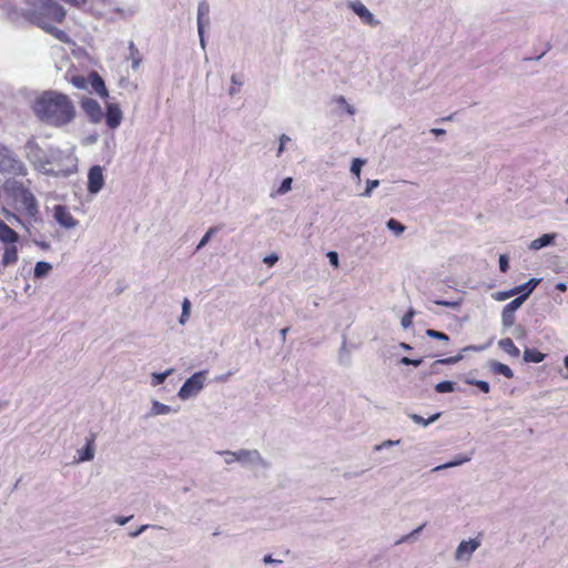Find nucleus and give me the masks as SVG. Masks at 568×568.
<instances>
[{"instance_id":"13d9d810","label":"nucleus","mask_w":568,"mask_h":568,"mask_svg":"<svg viewBox=\"0 0 568 568\" xmlns=\"http://www.w3.org/2000/svg\"><path fill=\"white\" fill-rule=\"evenodd\" d=\"M432 133L436 134V135H439V134H444L445 133V130L443 129H433L432 130Z\"/></svg>"},{"instance_id":"f257e3e1","label":"nucleus","mask_w":568,"mask_h":568,"mask_svg":"<svg viewBox=\"0 0 568 568\" xmlns=\"http://www.w3.org/2000/svg\"><path fill=\"white\" fill-rule=\"evenodd\" d=\"M32 109L38 119L52 126L67 125L77 114L72 100L57 91H44L34 100Z\"/></svg>"},{"instance_id":"2f4dec72","label":"nucleus","mask_w":568,"mask_h":568,"mask_svg":"<svg viewBox=\"0 0 568 568\" xmlns=\"http://www.w3.org/2000/svg\"><path fill=\"white\" fill-rule=\"evenodd\" d=\"M190 307H191L190 301L187 298H184L183 304H182V314H181V317H180V323L181 324H184L189 320Z\"/></svg>"},{"instance_id":"f704fd0d","label":"nucleus","mask_w":568,"mask_h":568,"mask_svg":"<svg viewBox=\"0 0 568 568\" xmlns=\"http://www.w3.org/2000/svg\"><path fill=\"white\" fill-rule=\"evenodd\" d=\"M462 359H463V354H458V355H455V356H450V357L438 359V361H436V364L452 365V364L458 363Z\"/></svg>"},{"instance_id":"f3484780","label":"nucleus","mask_w":568,"mask_h":568,"mask_svg":"<svg viewBox=\"0 0 568 568\" xmlns=\"http://www.w3.org/2000/svg\"><path fill=\"white\" fill-rule=\"evenodd\" d=\"M89 85L100 97H102V98L108 97V90L105 88L104 81L97 72H91L89 74Z\"/></svg>"},{"instance_id":"c756f323","label":"nucleus","mask_w":568,"mask_h":568,"mask_svg":"<svg viewBox=\"0 0 568 568\" xmlns=\"http://www.w3.org/2000/svg\"><path fill=\"white\" fill-rule=\"evenodd\" d=\"M455 389V384L449 381H444L435 385V390L437 393H450Z\"/></svg>"},{"instance_id":"412c9836","label":"nucleus","mask_w":568,"mask_h":568,"mask_svg":"<svg viewBox=\"0 0 568 568\" xmlns=\"http://www.w3.org/2000/svg\"><path fill=\"white\" fill-rule=\"evenodd\" d=\"M490 367H491L493 373H495V374L503 375L506 378H513L514 377V372L506 364H503V363H499V362H493Z\"/></svg>"},{"instance_id":"09e8293b","label":"nucleus","mask_w":568,"mask_h":568,"mask_svg":"<svg viewBox=\"0 0 568 568\" xmlns=\"http://www.w3.org/2000/svg\"><path fill=\"white\" fill-rule=\"evenodd\" d=\"M484 347L483 346H474V345H469V346H466L462 349V352H468V351H476V352H479V351H483Z\"/></svg>"},{"instance_id":"ddd939ff","label":"nucleus","mask_w":568,"mask_h":568,"mask_svg":"<svg viewBox=\"0 0 568 568\" xmlns=\"http://www.w3.org/2000/svg\"><path fill=\"white\" fill-rule=\"evenodd\" d=\"M349 8L362 19L365 24L376 26L377 21L371 11L359 1L349 2Z\"/></svg>"},{"instance_id":"2eb2a0df","label":"nucleus","mask_w":568,"mask_h":568,"mask_svg":"<svg viewBox=\"0 0 568 568\" xmlns=\"http://www.w3.org/2000/svg\"><path fill=\"white\" fill-rule=\"evenodd\" d=\"M0 241L4 245L17 244L19 234L0 219Z\"/></svg>"},{"instance_id":"c85d7f7f","label":"nucleus","mask_w":568,"mask_h":568,"mask_svg":"<svg viewBox=\"0 0 568 568\" xmlns=\"http://www.w3.org/2000/svg\"><path fill=\"white\" fill-rule=\"evenodd\" d=\"M70 81L78 89H88L89 87V77L73 75Z\"/></svg>"},{"instance_id":"f8f14e48","label":"nucleus","mask_w":568,"mask_h":568,"mask_svg":"<svg viewBox=\"0 0 568 568\" xmlns=\"http://www.w3.org/2000/svg\"><path fill=\"white\" fill-rule=\"evenodd\" d=\"M123 119V113L118 104L109 103L106 105L105 123L110 129L118 128Z\"/></svg>"},{"instance_id":"e2e57ef3","label":"nucleus","mask_w":568,"mask_h":568,"mask_svg":"<svg viewBox=\"0 0 568 568\" xmlns=\"http://www.w3.org/2000/svg\"><path fill=\"white\" fill-rule=\"evenodd\" d=\"M400 347H402V348H404V349H410V348H412V347H410L408 344H406V343H402V344H400Z\"/></svg>"},{"instance_id":"3c124183","label":"nucleus","mask_w":568,"mask_h":568,"mask_svg":"<svg viewBox=\"0 0 568 568\" xmlns=\"http://www.w3.org/2000/svg\"><path fill=\"white\" fill-rule=\"evenodd\" d=\"M130 519H131V516H130V517H118V518L115 519V521H116L119 525L123 526V525H125Z\"/></svg>"},{"instance_id":"473e14b6","label":"nucleus","mask_w":568,"mask_h":568,"mask_svg":"<svg viewBox=\"0 0 568 568\" xmlns=\"http://www.w3.org/2000/svg\"><path fill=\"white\" fill-rule=\"evenodd\" d=\"M415 315L414 310H408L402 317L400 324L404 328H408L413 324V317Z\"/></svg>"},{"instance_id":"b1692460","label":"nucleus","mask_w":568,"mask_h":568,"mask_svg":"<svg viewBox=\"0 0 568 568\" xmlns=\"http://www.w3.org/2000/svg\"><path fill=\"white\" fill-rule=\"evenodd\" d=\"M554 239H555V234H544L540 237L534 240L530 244V247L532 250H539V248L552 243Z\"/></svg>"},{"instance_id":"9b49d317","label":"nucleus","mask_w":568,"mask_h":568,"mask_svg":"<svg viewBox=\"0 0 568 568\" xmlns=\"http://www.w3.org/2000/svg\"><path fill=\"white\" fill-rule=\"evenodd\" d=\"M81 108L93 122H99L102 119V109L98 101L91 98H85L81 101Z\"/></svg>"},{"instance_id":"6e6d98bb","label":"nucleus","mask_w":568,"mask_h":568,"mask_svg":"<svg viewBox=\"0 0 568 568\" xmlns=\"http://www.w3.org/2000/svg\"><path fill=\"white\" fill-rule=\"evenodd\" d=\"M290 331L288 327H285V328H282L281 329V336H282V339L284 341L286 338V335H287V332Z\"/></svg>"},{"instance_id":"bf43d9fd","label":"nucleus","mask_w":568,"mask_h":568,"mask_svg":"<svg viewBox=\"0 0 568 568\" xmlns=\"http://www.w3.org/2000/svg\"><path fill=\"white\" fill-rule=\"evenodd\" d=\"M565 367L567 368V374L564 375L565 378H568V355L564 358Z\"/></svg>"},{"instance_id":"e433bc0d","label":"nucleus","mask_w":568,"mask_h":568,"mask_svg":"<svg viewBox=\"0 0 568 568\" xmlns=\"http://www.w3.org/2000/svg\"><path fill=\"white\" fill-rule=\"evenodd\" d=\"M467 383L478 387L483 393H489V384L485 381H468Z\"/></svg>"},{"instance_id":"7ed1b4c3","label":"nucleus","mask_w":568,"mask_h":568,"mask_svg":"<svg viewBox=\"0 0 568 568\" xmlns=\"http://www.w3.org/2000/svg\"><path fill=\"white\" fill-rule=\"evenodd\" d=\"M0 173L13 176H23L27 169L21 160H19L8 148L0 144Z\"/></svg>"},{"instance_id":"6ab92c4d","label":"nucleus","mask_w":568,"mask_h":568,"mask_svg":"<svg viewBox=\"0 0 568 568\" xmlns=\"http://www.w3.org/2000/svg\"><path fill=\"white\" fill-rule=\"evenodd\" d=\"M498 345L499 347L505 352L507 353L508 355L513 356V357H518L520 355V351L519 348L515 345V343L513 342L511 338L509 337H506V338H501L499 342H498Z\"/></svg>"},{"instance_id":"680f3d73","label":"nucleus","mask_w":568,"mask_h":568,"mask_svg":"<svg viewBox=\"0 0 568 568\" xmlns=\"http://www.w3.org/2000/svg\"><path fill=\"white\" fill-rule=\"evenodd\" d=\"M345 106H346V111H347L349 114H354V108H353L352 105H349V104H347V103H346V104H345Z\"/></svg>"},{"instance_id":"c9c22d12","label":"nucleus","mask_w":568,"mask_h":568,"mask_svg":"<svg viewBox=\"0 0 568 568\" xmlns=\"http://www.w3.org/2000/svg\"><path fill=\"white\" fill-rule=\"evenodd\" d=\"M426 334H427V336H429L432 338H436V339H440V341L447 342L449 339L447 334L439 332V331H435V329H427Z\"/></svg>"},{"instance_id":"20e7f679","label":"nucleus","mask_w":568,"mask_h":568,"mask_svg":"<svg viewBox=\"0 0 568 568\" xmlns=\"http://www.w3.org/2000/svg\"><path fill=\"white\" fill-rule=\"evenodd\" d=\"M27 158L38 168L45 169L51 163V156L39 146L34 139H31L26 144Z\"/></svg>"},{"instance_id":"37998d69","label":"nucleus","mask_w":568,"mask_h":568,"mask_svg":"<svg viewBox=\"0 0 568 568\" xmlns=\"http://www.w3.org/2000/svg\"><path fill=\"white\" fill-rule=\"evenodd\" d=\"M63 1L70 6L75 7V8H83L88 3V0H63Z\"/></svg>"},{"instance_id":"7c9ffc66","label":"nucleus","mask_w":568,"mask_h":568,"mask_svg":"<svg viewBox=\"0 0 568 568\" xmlns=\"http://www.w3.org/2000/svg\"><path fill=\"white\" fill-rule=\"evenodd\" d=\"M387 227L395 232L397 235L403 233L405 231V226L398 222L397 220L395 219H390L388 222H387Z\"/></svg>"},{"instance_id":"f03ea898","label":"nucleus","mask_w":568,"mask_h":568,"mask_svg":"<svg viewBox=\"0 0 568 568\" xmlns=\"http://www.w3.org/2000/svg\"><path fill=\"white\" fill-rule=\"evenodd\" d=\"M26 3L28 8L22 12L23 18L42 30L65 19L64 8L54 0H26Z\"/></svg>"},{"instance_id":"4c0bfd02","label":"nucleus","mask_w":568,"mask_h":568,"mask_svg":"<svg viewBox=\"0 0 568 568\" xmlns=\"http://www.w3.org/2000/svg\"><path fill=\"white\" fill-rule=\"evenodd\" d=\"M366 184H367L366 190L364 191L363 195L369 196L372 191L379 185V181L378 180H368Z\"/></svg>"},{"instance_id":"79ce46f5","label":"nucleus","mask_w":568,"mask_h":568,"mask_svg":"<svg viewBox=\"0 0 568 568\" xmlns=\"http://www.w3.org/2000/svg\"><path fill=\"white\" fill-rule=\"evenodd\" d=\"M154 410H155V414H166L170 412V407L164 404L155 403Z\"/></svg>"},{"instance_id":"69168bd1","label":"nucleus","mask_w":568,"mask_h":568,"mask_svg":"<svg viewBox=\"0 0 568 568\" xmlns=\"http://www.w3.org/2000/svg\"><path fill=\"white\" fill-rule=\"evenodd\" d=\"M282 140H284V136L282 138ZM283 143H284V141H282V142H281V145H280L278 152H282V151H283Z\"/></svg>"},{"instance_id":"8fccbe9b","label":"nucleus","mask_w":568,"mask_h":568,"mask_svg":"<svg viewBox=\"0 0 568 568\" xmlns=\"http://www.w3.org/2000/svg\"><path fill=\"white\" fill-rule=\"evenodd\" d=\"M148 528V525L141 526L138 530L130 534L131 537H138L141 532H143Z\"/></svg>"},{"instance_id":"4d7b16f0","label":"nucleus","mask_w":568,"mask_h":568,"mask_svg":"<svg viewBox=\"0 0 568 568\" xmlns=\"http://www.w3.org/2000/svg\"><path fill=\"white\" fill-rule=\"evenodd\" d=\"M336 102H337V103H339V104H342V105H345V104L347 103V102H346V100H345V98H344V97H342V95H341V97H338V98H336Z\"/></svg>"},{"instance_id":"c03bdc74","label":"nucleus","mask_w":568,"mask_h":568,"mask_svg":"<svg viewBox=\"0 0 568 568\" xmlns=\"http://www.w3.org/2000/svg\"><path fill=\"white\" fill-rule=\"evenodd\" d=\"M327 257L329 260V263L334 266V267H338V255L336 252L334 251H329L327 253Z\"/></svg>"},{"instance_id":"5fc2aeb1","label":"nucleus","mask_w":568,"mask_h":568,"mask_svg":"<svg viewBox=\"0 0 568 568\" xmlns=\"http://www.w3.org/2000/svg\"><path fill=\"white\" fill-rule=\"evenodd\" d=\"M422 363H423V359H422V358H418V359H412L410 365H413V366H415V367H418Z\"/></svg>"},{"instance_id":"a211bd4d","label":"nucleus","mask_w":568,"mask_h":568,"mask_svg":"<svg viewBox=\"0 0 568 568\" xmlns=\"http://www.w3.org/2000/svg\"><path fill=\"white\" fill-rule=\"evenodd\" d=\"M538 281L535 278L529 280L527 283L520 286H516L515 288L510 290L507 295H516L519 293H523L520 296H525V300L530 295V293L534 291V288L537 286Z\"/></svg>"},{"instance_id":"ea45409f","label":"nucleus","mask_w":568,"mask_h":568,"mask_svg":"<svg viewBox=\"0 0 568 568\" xmlns=\"http://www.w3.org/2000/svg\"><path fill=\"white\" fill-rule=\"evenodd\" d=\"M499 268L503 273L507 272L509 268L508 257L504 254L499 256Z\"/></svg>"},{"instance_id":"39448f33","label":"nucleus","mask_w":568,"mask_h":568,"mask_svg":"<svg viewBox=\"0 0 568 568\" xmlns=\"http://www.w3.org/2000/svg\"><path fill=\"white\" fill-rule=\"evenodd\" d=\"M18 201L24 215L36 221L39 214V206L34 195L29 190L22 189Z\"/></svg>"},{"instance_id":"9d476101","label":"nucleus","mask_w":568,"mask_h":568,"mask_svg":"<svg viewBox=\"0 0 568 568\" xmlns=\"http://www.w3.org/2000/svg\"><path fill=\"white\" fill-rule=\"evenodd\" d=\"M19 260V250L17 244L4 245L0 261V273L3 268L14 265Z\"/></svg>"},{"instance_id":"0e129e2a","label":"nucleus","mask_w":568,"mask_h":568,"mask_svg":"<svg viewBox=\"0 0 568 568\" xmlns=\"http://www.w3.org/2000/svg\"><path fill=\"white\" fill-rule=\"evenodd\" d=\"M264 561L265 562H273L274 560L272 559L271 556H265Z\"/></svg>"},{"instance_id":"4468645a","label":"nucleus","mask_w":568,"mask_h":568,"mask_svg":"<svg viewBox=\"0 0 568 568\" xmlns=\"http://www.w3.org/2000/svg\"><path fill=\"white\" fill-rule=\"evenodd\" d=\"M479 541L476 539L464 540L462 541L456 550V558L462 560L464 558H469L470 555L479 547Z\"/></svg>"},{"instance_id":"dca6fc26","label":"nucleus","mask_w":568,"mask_h":568,"mask_svg":"<svg viewBox=\"0 0 568 568\" xmlns=\"http://www.w3.org/2000/svg\"><path fill=\"white\" fill-rule=\"evenodd\" d=\"M209 12L210 8L206 2H201L197 8V29L201 38V42L203 43V30L206 24H209Z\"/></svg>"},{"instance_id":"0eeeda50","label":"nucleus","mask_w":568,"mask_h":568,"mask_svg":"<svg viewBox=\"0 0 568 568\" xmlns=\"http://www.w3.org/2000/svg\"><path fill=\"white\" fill-rule=\"evenodd\" d=\"M103 169L100 165H93L88 172V192L90 194H97L103 189Z\"/></svg>"},{"instance_id":"4be33fe9","label":"nucleus","mask_w":568,"mask_h":568,"mask_svg":"<svg viewBox=\"0 0 568 568\" xmlns=\"http://www.w3.org/2000/svg\"><path fill=\"white\" fill-rule=\"evenodd\" d=\"M51 270H52V265L50 263L40 261V262H37L36 266H34L33 275L36 278H41V277L47 276Z\"/></svg>"},{"instance_id":"58836bf2","label":"nucleus","mask_w":568,"mask_h":568,"mask_svg":"<svg viewBox=\"0 0 568 568\" xmlns=\"http://www.w3.org/2000/svg\"><path fill=\"white\" fill-rule=\"evenodd\" d=\"M216 229L215 227H211L206 233L205 235L201 239L199 245H197V248H201L203 247L207 242L209 240L211 239V236L215 233Z\"/></svg>"},{"instance_id":"a19ab883","label":"nucleus","mask_w":568,"mask_h":568,"mask_svg":"<svg viewBox=\"0 0 568 568\" xmlns=\"http://www.w3.org/2000/svg\"><path fill=\"white\" fill-rule=\"evenodd\" d=\"M169 373H162V374H153V381H152V384L153 385H160L162 384L166 376H168Z\"/></svg>"},{"instance_id":"72a5a7b5","label":"nucleus","mask_w":568,"mask_h":568,"mask_svg":"<svg viewBox=\"0 0 568 568\" xmlns=\"http://www.w3.org/2000/svg\"><path fill=\"white\" fill-rule=\"evenodd\" d=\"M292 182H293L292 178H285L282 181V183H281L280 187L277 189L276 193L277 194H285V193H287L292 189Z\"/></svg>"},{"instance_id":"cd10ccee","label":"nucleus","mask_w":568,"mask_h":568,"mask_svg":"<svg viewBox=\"0 0 568 568\" xmlns=\"http://www.w3.org/2000/svg\"><path fill=\"white\" fill-rule=\"evenodd\" d=\"M365 160H362V159H354L352 161V165H351V172L355 175L356 180L359 182L361 181V170L363 168V165L365 164Z\"/></svg>"},{"instance_id":"603ef678","label":"nucleus","mask_w":568,"mask_h":568,"mask_svg":"<svg viewBox=\"0 0 568 568\" xmlns=\"http://www.w3.org/2000/svg\"><path fill=\"white\" fill-rule=\"evenodd\" d=\"M556 288H557L558 291H560V292H566L567 286H566V284H565V283H558V284L556 285Z\"/></svg>"},{"instance_id":"1a4fd4ad","label":"nucleus","mask_w":568,"mask_h":568,"mask_svg":"<svg viewBox=\"0 0 568 568\" xmlns=\"http://www.w3.org/2000/svg\"><path fill=\"white\" fill-rule=\"evenodd\" d=\"M525 296H518L504 306L501 321L505 326H511L515 323V313L524 303Z\"/></svg>"},{"instance_id":"864d4df0","label":"nucleus","mask_w":568,"mask_h":568,"mask_svg":"<svg viewBox=\"0 0 568 568\" xmlns=\"http://www.w3.org/2000/svg\"><path fill=\"white\" fill-rule=\"evenodd\" d=\"M400 363H402L403 365H410V363H412V358H409V357H402V358H400Z\"/></svg>"},{"instance_id":"6e6552de","label":"nucleus","mask_w":568,"mask_h":568,"mask_svg":"<svg viewBox=\"0 0 568 568\" xmlns=\"http://www.w3.org/2000/svg\"><path fill=\"white\" fill-rule=\"evenodd\" d=\"M55 221L64 229H73L78 225V220L73 217L65 205L58 204L53 209Z\"/></svg>"},{"instance_id":"de8ad7c7","label":"nucleus","mask_w":568,"mask_h":568,"mask_svg":"<svg viewBox=\"0 0 568 568\" xmlns=\"http://www.w3.org/2000/svg\"><path fill=\"white\" fill-rule=\"evenodd\" d=\"M111 12L121 18H124L128 14L126 10H124L123 8H120V7H114L111 10Z\"/></svg>"},{"instance_id":"423d86ee","label":"nucleus","mask_w":568,"mask_h":568,"mask_svg":"<svg viewBox=\"0 0 568 568\" xmlns=\"http://www.w3.org/2000/svg\"><path fill=\"white\" fill-rule=\"evenodd\" d=\"M204 384V373L199 372L193 374L190 378L185 381L182 387L179 390V396L183 399L189 398L195 394H197Z\"/></svg>"},{"instance_id":"aec40b11","label":"nucleus","mask_w":568,"mask_h":568,"mask_svg":"<svg viewBox=\"0 0 568 568\" xmlns=\"http://www.w3.org/2000/svg\"><path fill=\"white\" fill-rule=\"evenodd\" d=\"M545 357L546 355L536 348H526L524 352V359L529 363H540Z\"/></svg>"},{"instance_id":"a18cd8bd","label":"nucleus","mask_w":568,"mask_h":568,"mask_svg":"<svg viewBox=\"0 0 568 568\" xmlns=\"http://www.w3.org/2000/svg\"><path fill=\"white\" fill-rule=\"evenodd\" d=\"M438 416H439V414H435L434 416H432L426 422L420 416H417V415H414L413 418H414V420H416L418 423H423L424 425H428L429 423L435 422L438 418Z\"/></svg>"},{"instance_id":"bb28decb","label":"nucleus","mask_w":568,"mask_h":568,"mask_svg":"<svg viewBox=\"0 0 568 568\" xmlns=\"http://www.w3.org/2000/svg\"><path fill=\"white\" fill-rule=\"evenodd\" d=\"M468 460H470L469 456H458V457H456L452 462H448V463H446L444 465L436 466L433 470L437 471V470H442V469H445V468L459 466V465H462V464H464V463H466Z\"/></svg>"},{"instance_id":"a878e982","label":"nucleus","mask_w":568,"mask_h":568,"mask_svg":"<svg viewBox=\"0 0 568 568\" xmlns=\"http://www.w3.org/2000/svg\"><path fill=\"white\" fill-rule=\"evenodd\" d=\"M93 442H94V438L92 437L88 443H87V446L79 452L80 454V457H79V460L81 462H84V460H91L93 458Z\"/></svg>"},{"instance_id":"5701e85b","label":"nucleus","mask_w":568,"mask_h":568,"mask_svg":"<svg viewBox=\"0 0 568 568\" xmlns=\"http://www.w3.org/2000/svg\"><path fill=\"white\" fill-rule=\"evenodd\" d=\"M47 33L53 36L55 39H58L61 42L68 43L70 42V38L63 30H60L54 27V24H50L45 29H43Z\"/></svg>"},{"instance_id":"052dcab7","label":"nucleus","mask_w":568,"mask_h":568,"mask_svg":"<svg viewBox=\"0 0 568 568\" xmlns=\"http://www.w3.org/2000/svg\"><path fill=\"white\" fill-rule=\"evenodd\" d=\"M508 293H509V292L499 293V297H498V300H505V298L510 297L511 295H507Z\"/></svg>"},{"instance_id":"393cba45","label":"nucleus","mask_w":568,"mask_h":568,"mask_svg":"<svg viewBox=\"0 0 568 568\" xmlns=\"http://www.w3.org/2000/svg\"><path fill=\"white\" fill-rule=\"evenodd\" d=\"M129 50H130V59L132 60V68L138 69L140 63L142 62V55H141L139 49L135 47L133 41H130Z\"/></svg>"},{"instance_id":"49530a36","label":"nucleus","mask_w":568,"mask_h":568,"mask_svg":"<svg viewBox=\"0 0 568 568\" xmlns=\"http://www.w3.org/2000/svg\"><path fill=\"white\" fill-rule=\"evenodd\" d=\"M278 260V256L275 255V254H271V255H267L266 257H264V263H266L267 265L272 266L274 265Z\"/></svg>"}]
</instances>
